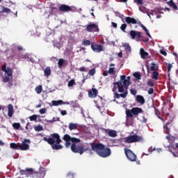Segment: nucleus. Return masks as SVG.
<instances>
[{"mask_svg":"<svg viewBox=\"0 0 178 178\" xmlns=\"http://www.w3.org/2000/svg\"><path fill=\"white\" fill-rule=\"evenodd\" d=\"M45 175H46L45 170L43 168H42L40 169L38 172H36V177L44 178L45 177Z\"/></svg>","mask_w":178,"mask_h":178,"instance_id":"obj_19","label":"nucleus"},{"mask_svg":"<svg viewBox=\"0 0 178 178\" xmlns=\"http://www.w3.org/2000/svg\"><path fill=\"white\" fill-rule=\"evenodd\" d=\"M51 104L53 106H59V105H64L65 102L63 100H53Z\"/></svg>","mask_w":178,"mask_h":178,"instance_id":"obj_22","label":"nucleus"},{"mask_svg":"<svg viewBox=\"0 0 178 178\" xmlns=\"http://www.w3.org/2000/svg\"><path fill=\"white\" fill-rule=\"evenodd\" d=\"M125 22L127 24H137V20L131 17H126Z\"/></svg>","mask_w":178,"mask_h":178,"instance_id":"obj_17","label":"nucleus"},{"mask_svg":"<svg viewBox=\"0 0 178 178\" xmlns=\"http://www.w3.org/2000/svg\"><path fill=\"white\" fill-rule=\"evenodd\" d=\"M20 123L19 122H14L13 124V129H15V130H19V129H20Z\"/></svg>","mask_w":178,"mask_h":178,"instance_id":"obj_33","label":"nucleus"},{"mask_svg":"<svg viewBox=\"0 0 178 178\" xmlns=\"http://www.w3.org/2000/svg\"><path fill=\"white\" fill-rule=\"evenodd\" d=\"M104 132L106 134H108L109 137H117L118 136V134L116 133V131L115 130H111V129H104Z\"/></svg>","mask_w":178,"mask_h":178,"instance_id":"obj_16","label":"nucleus"},{"mask_svg":"<svg viewBox=\"0 0 178 178\" xmlns=\"http://www.w3.org/2000/svg\"><path fill=\"white\" fill-rule=\"evenodd\" d=\"M92 43H91V41L88 40H84L82 42V45H84L85 47H88V45H91Z\"/></svg>","mask_w":178,"mask_h":178,"instance_id":"obj_34","label":"nucleus"},{"mask_svg":"<svg viewBox=\"0 0 178 178\" xmlns=\"http://www.w3.org/2000/svg\"><path fill=\"white\" fill-rule=\"evenodd\" d=\"M59 69H62L63 66H66L67 65V61L63 58H60L58 62Z\"/></svg>","mask_w":178,"mask_h":178,"instance_id":"obj_20","label":"nucleus"},{"mask_svg":"<svg viewBox=\"0 0 178 178\" xmlns=\"http://www.w3.org/2000/svg\"><path fill=\"white\" fill-rule=\"evenodd\" d=\"M0 145L3 146L5 145V143L2 142V140H0Z\"/></svg>","mask_w":178,"mask_h":178,"instance_id":"obj_63","label":"nucleus"},{"mask_svg":"<svg viewBox=\"0 0 178 178\" xmlns=\"http://www.w3.org/2000/svg\"><path fill=\"white\" fill-rule=\"evenodd\" d=\"M108 74H109V72L108 71H104L103 72V76H108Z\"/></svg>","mask_w":178,"mask_h":178,"instance_id":"obj_59","label":"nucleus"},{"mask_svg":"<svg viewBox=\"0 0 178 178\" xmlns=\"http://www.w3.org/2000/svg\"><path fill=\"white\" fill-rule=\"evenodd\" d=\"M88 144H89L90 149H88V151H89L90 154H92V151H94L101 158H108L111 154V148L105 147V145L102 143H90Z\"/></svg>","mask_w":178,"mask_h":178,"instance_id":"obj_3","label":"nucleus"},{"mask_svg":"<svg viewBox=\"0 0 178 178\" xmlns=\"http://www.w3.org/2000/svg\"><path fill=\"white\" fill-rule=\"evenodd\" d=\"M30 139H24V141H22V145H19V149L21 151H27L30 148Z\"/></svg>","mask_w":178,"mask_h":178,"instance_id":"obj_10","label":"nucleus"},{"mask_svg":"<svg viewBox=\"0 0 178 178\" xmlns=\"http://www.w3.org/2000/svg\"><path fill=\"white\" fill-rule=\"evenodd\" d=\"M67 86L68 87H73V86H76V81L74 79H71L70 81H68Z\"/></svg>","mask_w":178,"mask_h":178,"instance_id":"obj_36","label":"nucleus"},{"mask_svg":"<svg viewBox=\"0 0 178 178\" xmlns=\"http://www.w3.org/2000/svg\"><path fill=\"white\" fill-rule=\"evenodd\" d=\"M29 119H30L31 122H34V121L37 120V115H33L32 116H30Z\"/></svg>","mask_w":178,"mask_h":178,"instance_id":"obj_45","label":"nucleus"},{"mask_svg":"<svg viewBox=\"0 0 178 178\" xmlns=\"http://www.w3.org/2000/svg\"><path fill=\"white\" fill-rule=\"evenodd\" d=\"M126 29H127V24H122L120 26V30H122V31H123L124 33H126Z\"/></svg>","mask_w":178,"mask_h":178,"instance_id":"obj_40","label":"nucleus"},{"mask_svg":"<svg viewBox=\"0 0 178 178\" xmlns=\"http://www.w3.org/2000/svg\"><path fill=\"white\" fill-rule=\"evenodd\" d=\"M144 141V138L138 135H129L124 138V143L126 144H133V143H140Z\"/></svg>","mask_w":178,"mask_h":178,"instance_id":"obj_6","label":"nucleus"},{"mask_svg":"<svg viewBox=\"0 0 178 178\" xmlns=\"http://www.w3.org/2000/svg\"><path fill=\"white\" fill-rule=\"evenodd\" d=\"M141 122L142 123H147V118H145V117H143Z\"/></svg>","mask_w":178,"mask_h":178,"instance_id":"obj_58","label":"nucleus"},{"mask_svg":"<svg viewBox=\"0 0 178 178\" xmlns=\"http://www.w3.org/2000/svg\"><path fill=\"white\" fill-rule=\"evenodd\" d=\"M0 13H12V10L8 8L2 6L1 10H0Z\"/></svg>","mask_w":178,"mask_h":178,"instance_id":"obj_24","label":"nucleus"},{"mask_svg":"<svg viewBox=\"0 0 178 178\" xmlns=\"http://www.w3.org/2000/svg\"><path fill=\"white\" fill-rule=\"evenodd\" d=\"M44 76H47V77L51 76V68L49 67H46L44 70Z\"/></svg>","mask_w":178,"mask_h":178,"instance_id":"obj_27","label":"nucleus"},{"mask_svg":"<svg viewBox=\"0 0 178 178\" xmlns=\"http://www.w3.org/2000/svg\"><path fill=\"white\" fill-rule=\"evenodd\" d=\"M154 113L155 115L157 116V118H159L161 116V111H159V110H158V108H156V107H154Z\"/></svg>","mask_w":178,"mask_h":178,"instance_id":"obj_38","label":"nucleus"},{"mask_svg":"<svg viewBox=\"0 0 178 178\" xmlns=\"http://www.w3.org/2000/svg\"><path fill=\"white\" fill-rule=\"evenodd\" d=\"M140 27L143 29V30H144V31H145L146 35H147L148 37L151 38V34H149V31H148V30L147 29V27H145V26H144L143 24H140Z\"/></svg>","mask_w":178,"mask_h":178,"instance_id":"obj_29","label":"nucleus"},{"mask_svg":"<svg viewBox=\"0 0 178 178\" xmlns=\"http://www.w3.org/2000/svg\"><path fill=\"white\" fill-rule=\"evenodd\" d=\"M91 49L94 52L99 53L104 51V47L102 44H95L94 43L91 44Z\"/></svg>","mask_w":178,"mask_h":178,"instance_id":"obj_12","label":"nucleus"},{"mask_svg":"<svg viewBox=\"0 0 178 178\" xmlns=\"http://www.w3.org/2000/svg\"><path fill=\"white\" fill-rule=\"evenodd\" d=\"M124 150L127 159L131 162H136L137 155H136L130 149L124 148Z\"/></svg>","mask_w":178,"mask_h":178,"instance_id":"obj_8","label":"nucleus"},{"mask_svg":"<svg viewBox=\"0 0 178 178\" xmlns=\"http://www.w3.org/2000/svg\"><path fill=\"white\" fill-rule=\"evenodd\" d=\"M129 35L131 36V38H132V40H136V38L138 40L141 38V32H139V31H131L129 32Z\"/></svg>","mask_w":178,"mask_h":178,"instance_id":"obj_13","label":"nucleus"},{"mask_svg":"<svg viewBox=\"0 0 178 178\" xmlns=\"http://www.w3.org/2000/svg\"><path fill=\"white\" fill-rule=\"evenodd\" d=\"M35 131H42L44 128L41 125H38L34 127Z\"/></svg>","mask_w":178,"mask_h":178,"instance_id":"obj_37","label":"nucleus"},{"mask_svg":"<svg viewBox=\"0 0 178 178\" xmlns=\"http://www.w3.org/2000/svg\"><path fill=\"white\" fill-rule=\"evenodd\" d=\"M143 108L139 107H133L131 109L126 108L125 114L127 122H129V119H133V118H136L140 113H143Z\"/></svg>","mask_w":178,"mask_h":178,"instance_id":"obj_5","label":"nucleus"},{"mask_svg":"<svg viewBox=\"0 0 178 178\" xmlns=\"http://www.w3.org/2000/svg\"><path fill=\"white\" fill-rule=\"evenodd\" d=\"M143 42H148V41H149V39L146 38L143 39Z\"/></svg>","mask_w":178,"mask_h":178,"instance_id":"obj_61","label":"nucleus"},{"mask_svg":"<svg viewBox=\"0 0 178 178\" xmlns=\"http://www.w3.org/2000/svg\"><path fill=\"white\" fill-rule=\"evenodd\" d=\"M26 172H28V173H30L31 175H33V172H34L33 168H26Z\"/></svg>","mask_w":178,"mask_h":178,"instance_id":"obj_53","label":"nucleus"},{"mask_svg":"<svg viewBox=\"0 0 178 178\" xmlns=\"http://www.w3.org/2000/svg\"><path fill=\"white\" fill-rule=\"evenodd\" d=\"M124 49L127 52H131V47H130V44L129 43H125L124 44Z\"/></svg>","mask_w":178,"mask_h":178,"instance_id":"obj_30","label":"nucleus"},{"mask_svg":"<svg viewBox=\"0 0 178 178\" xmlns=\"http://www.w3.org/2000/svg\"><path fill=\"white\" fill-rule=\"evenodd\" d=\"M143 0H134V2L137 3V5H143Z\"/></svg>","mask_w":178,"mask_h":178,"instance_id":"obj_48","label":"nucleus"},{"mask_svg":"<svg viewBox=\"0 0 178 178\" xmlns=\"http://www.w3.org/2000/svg\"><path fill=\"white\" fill-rule=\"evenodd\" d=\"M60 115H62V116H65V115H67V111H66L65 110H62L60 111Z\"/></svg>","mask_w":178,"mask_h":178,"instance_id":"obj_54","label":"nucleus"},{"mask_svg":"<svg viewBox=\"0 0 178 178\" xmlns=\"http://www.w3.org/2000/svg\"><path fill=\"white\" fill-rule=\"evenodd\" d=\"M69 129L70 130H76L77 129V124L70 123Z\"/></svg>","mask_w":178,"mask_h":178,"instance_id":"obj_32","label":"nucleus"},{"mask_svg":"<svg viewBox=\"0 0 178 178\" xmlns=\"http://www.w3.org/2000/svg\"><path fill=\"white\" fill-rule=\"evenodd\" d=\"M108 74H111L112 76H115V67H110L109 68Z\"/></svg>","mask_w":178,"mask_h":178,"instance_id":"obj_42","label":"nucleus"},{"mask_svg":"<svg viewBox=\"0 0 178 178\" xmlns=\"http://www.w3.org/2000/svg\"><path fill=\"white\" fill-rule=\"evenodd\" d=\"M97 73V71L95 70V68L91 69L88 72V75L89 76H94Z\"/></svg>","mask_w":178,"mask_h":178,"instance_id":"obj_39","label":"nucleus"},{"mask_svg":"<svg viewBox=\"0 0 178 178\" xmlns=\"http://www.w3.org/2000/svg\"><path fill=\"white\" fill-rule=\"evenodd\" d=\"M17 49H18V51H23V47L19 46V47H17Z\"/></svg>","mask_w":178,"mask_h":178,"instance_id":"obj_62","label":"nucleus"},{"mask_svg":"<svg viewBox=\"0 0 178 178\" xmlns=\"http://www.w3.org/2000/svg\"><path fill=\"white\" fill-rule=\"evenodd\" d=\"M166 66H167L168 72V73H170V70H172V67H173V65H172V64L170 63H166Z\"/></svg>","mask_w":178,"mask_h":178,"instance_id":"obj_44","label":"nucleus"},{"mask_svg":"<svg viewBox=\"0 0 178 178\" xmlns=\"http://www.w3.org/2000/svg\"><path fill=\"white\" fill-rule=\"evenodd\" d=\"M35 91H36L37 94H41V92H42V86L39 85L37 86L35 89Z\"/></svg>","mask_w":178,"mask_h":178,"instance_id":"obj_31","label":"nucleus"},{"mask_svg":"<svg viewBox=\"0 0 178 178\" xmlns=\"http://www.w3.org/2000/svg\"><path fill=\"white\" fill-rule=\"evenodd\" d=\"M163 129L165 130V134H170V129L166 125H163Z\"/></svg>","mask_w":178,"mask_h":178,"instance_id":"obj_41","label":"nucleus"},{"mask_svg":"<svg viewBox=\"0 0 178 178\" xmlns=\"http://www.w3.org/2000/svg\"><path fill=\"white\" fill-rule=\"evenodd\" d=\"M1 70L5 73V76H3V83L9 82V80H10V79L12 78V73H13L12 68L10 67L6 68V63H5L2 66Z\"/></svg>","mask_w":178,"mask_h":178,"instance_id":"obj_7","label":"nucleus"},{"mask_svg":"<svg viewBox=\"0 0 178 178\" xmlns=\"http://www.w3.org/2000/svg\"><path fill=\"white\" fill-rule=\"evenodd\" d=\"M134 77H135L137 80H141V74L140 72H135L133 74Z\"/></svg>","mask_w":178,"mask_h":178,"instance_id":"obj_35","label":"nucleus"},{"mask_svg":"<svg viewBox=\"0 0 178 178\" xmlns=\"http://www.w3.org/2000/svg\"><path fill=\"white\" fill-rule=\"evenodd\" d=\"M147 86H148L149 87H154V86H155V83H154L151 81H148L147 82Z\"/></svg>","mask_w":178,"mask_h":178,"instance_id":"obj_46","label":"nucleus"},{"mask_svg":"<svg viewBox=\"0 0 178 178\" xmlns=\"http://www.w3.org/2000/svg\"><path fill=\"white\" fill-rule=\"evenodd\" d=\"M8 115L9 118H12L13 116V106L12 104L8 105Z\"/></svg>","mask_w":178,"mask_h":178,"instance_id":"obj_23","label":"nucleus"},{"mask_svg":"<svg viewBox=\"0 0 178 178\" xmlns=\"http://www.w3.org/2000/svg\"><path fill=\"white\" fill-rule=\"evenodd\" d=\"M158 77H159V72H158V71H153L152 74V79L154 80H158Z\"/></svg>","mask_w":178,"mask_h":178,"instance_id":"obj_25","label":"nucleus"},{"mask_svg":"<svg viewBox=\"0 0 178 178\" xmlns=\"http://www.w3.org/2000/svg\"><path fill=\"white\" fill-rule=\"evenodd\" d=\"M160 54H161V55H163L164 56H166V55H168V53H166V51H165L164 49H161Z\"/></svg>","mask_w":178,"mask_h":178,"instance_id":"obj_50","label":"nucleus"},{"mask_svg":"<svg viewBox=\"0 0 178 178\" xmlns=\"http://www.w3.org/2000/svg\"><path fill=\"white\" fill-rule=\"evenodd\" d=\"M149 70L151 72H156L159 70V67L155 63H152L149 67L147 66V72H149Z\"/></svg>","mask_w":178,"mask_h":178,"instance_id":"obj_15","label":"nucleus"},{"mask_svg":"<svg viewBox=\"0 0 178 178\" xmlns=\"http://www.w3.org/2000/svg\"><path fill=\"white\" fill-rule=\"evenodd\" d=\"M123 17H124L123 15H119V18H120V19H122V21H123Z\"/></svg>","mask_w":178,"mask_h":178,"instance_id":"obj_64","label":"nucleus"},{"mask_svg":"<svg viewBox=\"0 0 178 178\" xmlns=\"http://www.w3.org/2000/svg\"><path fill=\"white\" fill-rule=\"evenodd\" d=\"M140 55L142 59H147V58H148V55H149V54H148V52L145 51V50H144V49L141 48L140 49Z\"/></svg>","mask_w":178,"mask_h":178,"instance_id":"obj_21","label":"nucleus"},{"mask_svg":"<svg viewBox=\"0 0 178 178\" xmlns=\"http://www.w3.org/2000/svg\"><path fill=\"white\" fill-rule=\"evenodd\" d=\"M26 170H20L19 173L21 175H26Z\"/></svg>","mask_w":178,"mask_h":178,"instance_id":"obj_57","label":"nucleus"},{"mask_svg":"<svg viewBox=\"0 0 178 178\" xmlns=\"http://www.w3.org/2000/svg\"><path fill=\"white\" fill-rule=\"evenodd\" d=\"M47 112V108H41L40 110V115H44V113H45Z\"/></svg>","mask_w":178,"mask_h":178,"instance_id":"obj_49","label":"nucleus"},{"mask_svg":"<svg viewBox=\"0 0 178 178\" xmlns=\"http://www.w3.org/2000/svg\"><path fill=\"white\" fill-rule=\"evenodd\" d=\"M86 31L88 33H98L99 32V28L98 27V25L97 24H89L86 25Z\"/></svg>","mask_w":178,"mask_h":178,"instance_id":"obj_9","label":"nucleus"},{"mask_svg":"<svg viewBox=\"0 0 178 178\" xmlns=\"http://www.w3.org/2000/svg\"><path fill=\"white\" fill-rule=\"evenodd\" d=\"M79 72H87L86 69L85 68V67H81L79 69Z\"/></svg>","mask_w":178,"mask_h":178,"instance_id":"obj_56","label":"nucleus"},{"mask_svg":"<svg viewBox=\"0 0 178 178\" xmlns=\"http://www.w3.org/2000/svg\"><path fill=\"white\" fill-rule=\"evenodd\" d=\"M139 10L142 12L143 13H147V8L144 6H140L139 7Z\"/></svg>","mask_w":178,"mask_h":178,"instance_id":"obj_43","label":"nucleus"},{"mask_svg":"<svg viewBox=\"0 0 178 178\" xmlns=\"http://www.w3.org/2000/svg\"><path fill=\"white\" fill-rule=\"evenodd\" d=\"M166 138H167L169 141H170V140H175V136H171V135H168V136H166Z\"/></svg>","mask_w":178,"mask_h":178,"instance_id":"obj_52","label":"nucleus"},{"mask_svg":"<svg viewBox=\"0 0 178 178\" xmlns=\"http://www.w3.org/2000/svg\"><path fill=\"white\" fill-rule=\"evenodd\" d=\"M58 10L63 13H65L66 12L73 11V8L66 4H61L58 8Z\"/></svg>","mask_w":178,"mask_h":178,"instance_id":"obj_11","label":"nucleus"},{"mask_svg":"<svg viewBox=\"0 0 178 178\" xmlns=\"http://www.w3.org/2000/svg\"><path fill=\"white\" fill-rule=\"evenodd\" d=\"M98 95V90L92 88L88 90L89 98H97Z\"/></svg>","mask_w":178,"mask_h":178,"instance_id":"obj_14","label":"nucleus"},{"mask_svg":"<svg viewBox=\"0 0 178 178\" xmlns=\"http://www.w3.org/2000/svg\"><path fill=\"white\" fill-rule=\"evenodd\" d=\"M114 86L112 89L114 98L120 99L126 98L129 92V86H130V76L126 78V75H121L120 81L113 83Z\"/></svg>","mask_w":178,"mask_h":178,"instance_id":"obj_1","label":"nucleus"},{"mask_svg":"<svg viewBox=\"0 0 178 178\" xmlns=\"http://www.w3.org/2000/svg\"><path fill=\"white\" fill-rule=\"evenodd\" d=\"M168 4L169 5V6H170L171 8H173V9H177V6L175 3V2L173 1V0H170Z\"/></svg>","mask_w":178,"mask_h":178,"instance_id":"obj_28","label":"nucleus"},{"mask_svg":"<svg viewBox=\"0 0 178 178\" xmlns=\"http://www.w3.org/2000/svg\"><path fill=\"white\" fill-rule=\"evenodd\" d=\"M10 148H12L13 149H20V145L15 143H11L10 144Z\"/></svg>","mask_w":178,"mask_h":178,"instance_id":"obj_26","label":"nucleus"},{"mask_svg":"<svg viewBox=\"0 0 178 178\" xmlns=\"http://www.w3.org/2000/svg\"><path fill=\"white\" fill-rule=\"evenodd\" d=\"M136 101L138 104H140V105H144L145 104V99L142 95H138L136 97Z\"/></svg>","mask_w":178,"mask_h":178,"instance_id":"obj_18","label":"nucleus"},{"mask_svg":"<svg viewBox=\"0 0 178 178\" xmlns=\"http://www.w3.org/2000/svg\"><path fill=\"white\" fill-rule=\"evenodd\" d=\"M130 92L132 95H137V90L130 89Z\"/></svg>","mask_w":178,"mask_h":178,"instance_id":"obj_47","label":"nucleus"},{"mask_svg":"<svg viewBox=\"0 0 178 178\" xmlns=\"http://www.w3.org/2000/svg\"><path fill=\"white\" fill-rule=\"evenodd\" d=\"M147 92H148L149 95L154 94V88H149Z\"/></svg>","mask_w":178,"mask_h":178,"instance_id":"obj_51","label":"nucleus"},{"mask_svg":"<svg viewBox=\"0 0 178 178\" xmlns=\"http://www.w3.org/2000/svg\"><path fill=\"white\" fill-rule=\"evenodd\" d=\"M111 26H112V27H113L114 29H117V28H118V24H116L115 22H111Z\"/></svg>","mask_w":178,"mask_h":178,"instance_id":"obj_55","label":"nucleus"},{"mask_svg":"<svg viewBox=\"0 0 178 178\" xmlns=\"http://www.w3.org/2000/svg\"><path fill=\"white\" fill-rule=\"evenodd\" d=\"M63 140L65 141V147L67 148H69L71 145V150L74 154H80V155H83V154H84V152L86 151H88V149L91 151L90 149V144H79V143H81V140L77 138H72L69 134H65ZM70 141L72 143V145Z\"/></svg>","mask_w":178,"mask_h":178,"instance_id":"obj_2","label":"nucleus"},{"mask_svg":"<svg viewBox=\"0 0 178 178\" xmlns=\"http://www.w3.org/2000/svg\"><path fill=\"white\" fill-rule=\"evenodd\" d=\"M51 138L44 137L43 140L46 143H48L49 145H51L52 149H62L63 146L60 145L62 143V140L60 139V136L58 134H53L51 135Z\"/></svg>","mask_w":178,"mask_h":178,"instance_id":"obj_4","label":"nucleus"},{"mask_svg":"<svg viewBox=\"0 0 178 178\" xmlns=\"http://www.w3.org/2000/svg\"><path fill=\"white\" fill-rule=\"evenodd\" d=\"M118 56H119V58H122L123 56V53L122 51H120L118 53Z\"/></svg>","mask_w":178,"mask_h":178,"instance_id":"obj_60","label":"nucleus"}]
</instances>
